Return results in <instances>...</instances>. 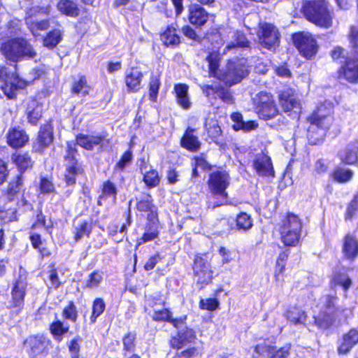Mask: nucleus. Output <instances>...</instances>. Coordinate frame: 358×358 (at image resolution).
Returning <instances> with one entry per match:
<instances>
[{"mask_svg":"<svg viewBox=\"0 0 358 358\" xmlns=\"http://www.w3.org/2000/svg\"><path fill=\"white\" fill-rule=\"evenodd\" d=\"M220 52H213L207 57L210 75L217 77L227 85H232L241 81L248 73L247 60L238 59L228 63L225 70L218 71Z\"/></svg>","mask_w":358,"mask_h":358,"instance_id":"f257e3e1","label":"nucleus"},{"mask_svg":"<svg viewBox=\"0 0 358 358\" xmlns=\"http://www.w3.org/2000/svg\"><path fill=\"white\" fill-rule=\"evenodd\" d=\"M303 13L308 21L318 27L329 28L332 26L333 16L324 0L306 1L303 6Z\"/></svg>","mask_w":358,"mask_h":358,"instance_id":"f03ea898","label":"nucleus"},{"mask_svg":"<svg viewBox=\"0 0 358 358\" xmlns=\"http://www.w3.org/2000/svg\"><path fill=\"white\" fill-rule=\"evenodd\" d=\"M31 73L33 75L32 80H26L20 78L15 73H10L6 68L0 69V80L3 83L1 87L5 95L9 99L13 98L18 90L24 88L34 80L39 78L45 73V71L43 67H40L33 69Z\"/></svg>","mask_w":358,"mask_h":358,"instance_id":"7ed1b4c3","label":"nucleus"},{"mask_svg":"<svg viewBox=\"0 0 358 358\" xmlns=\"http://www.w3.org/2000/svg\"><path fill=\"white\" fill-rule=\"evenodd\" d=\"M333 103L330 101H324L320 103L309 117L310 126L308 129V136L313 138V133L317 129L320 132L319 137L322 138L327 130L333 123Z\"/></svg>","mask_w":358,"mask_h":358,"instance_id":"20e7f679","label":"nucleus"},{"mask_svg":"<svg viewBox=\"0 0 358 358\" xmlns=\"http://www.w3.org/2000/svg\"><path fill=\"white\" fill-rule=\"evenodd\" d=\"M302 223L295 214L287 213L281 221L280 238L287 246H296L300 240Z\"/></svg>","mask_w":358,"mask_h":358,"instance_id":"39448f33","label":"nucleus"},{"mask_svg":"<svg viewBox=\"0 0 358 358\" xmlns=\"http://www.w3.org/2000/svg\"><path fill=\"white\" fill-rule=\"evenodd\" d=\"M1 50L5 57L12 62L34 58L36 55L32 46L23 38L8 41L1 45Z\"/></svg>","mask_w":358,"mask_h":358,"instance_id":"423d86ee","label":"nucleus"},{"mask_svg":"<svg viewBox=\"0 0 358 358\" xmlns=\"http://www.w3.org/2000/svg\"><path fill=\"white\" fill-rule=\"evenodd\" d=\"M229 176L225 171H217L212 173L208 180V186L214 196H219V201L213 204V207L224 203L227 199L225 189L229 185Z\"/></svg>","mask_w":358,"mask_h":358,"instance_id":"0eeeda50","label":"nucleus"},{"mask_svg":"<svg viewBox=\"0 0 358 358\" xmlns=\"http://www.w3.org/2000/svg\"><path fill=\"white\" fill-rule=\"evenodd\" d=\"M50 12L49 7H33L27 13L26 24L34 36L39 35V31H43L49 27V21L42 17Z\"/></svg>","mask_w":358,"mask_h":358,"instance_id":"6e6552de","label":"nucleus"},{"mask_svg":"<svg viewBox=\"0 0 358 358\" xmlns=\"http://www.w3.org/2000/svg\"><path fill=\"white\" fill-rule=\"evenodd\" d=\"M256 111L259 117L264 120L271 119L278 114V108L273 96L262 92L254 98Z\"/></svg>","mask_w":358,"mask_h":358,"instance_id":"1a4fd4ad","label":"nucleus"},{"mask_svg":"<svg viewBox=\"0 0 358 358\" xmlns=\"http://www.w3.org/2000/svg\"><path fill=\"white\" fill-rule=\"evenodd\" d=\"M293 41L301 55L307 58L310 59L314 57L318 50V45L313 38L309 33L300 32L293 35Z\"/></svg>","mask_w":358,"mask_h":358,"instance_id":"9d476101","label":"nucleus"},{"mask_svg":"<svg viewBox=\"0 0 358 358\" xmlns=\"http://www.w3.org/2000/svg\"><path fill=\"white\" fill-rule=\"evenodd\" d=\"M50 343V341L43 336H32L25 340L24 346L31 357L38 358L48 353Z\"/></svg>","mask_w":358,"mask_h":358,"instance_id":"9b49d317","label":"nucleus"},{"mask_svg":"<svg viewBox=\"0 0 358 358\" xmlns=\"http://www.w3.org/2000/svg\"><path fill=\"white\" fill-rule=\"evenodd\" d=\"M213 271L210 264L202 257H196L194 264V279L200 288L209 284L213 279Z\"/></svg>","mask_w":358,"mask_h":358,"instance_id":"f8f14e48","label":"nucleus"},{"mask_svg":"<svg viewBox=\"0 0 358 358\" xmlns=\"http://www.w3.org/2000/svg\"><path fill=\"white\" fill-rule=\"evenodd\" d=\"M67 155L65 157L66 162V170L65 173V180L68 185L75 183L76 176L79 173L80 168L75 159V153L76 152V144L73 142L67 143Z\"/></svg>","mask_w":358,"mask_h":358,"instance_id":"ddd939ff","label":"nucleus"},{"mask_svg":"<svg viewBox=\"0 0 358 358\" xmlns=\"http://www.w3.org/2000/svg\"><path fill=\"white\" fill-rule=\"evenodd\" d=\"M258 36L261 44L266 48L271 49L278 43V31L271 24H261L258 31Z\"/></svg>","mask_w":358,"mask_h":358,"instance_id":"4468645a","label":"nucleus"},{"mask_svg":"<svg viewBox=\"0 0 358 358\" xmlns=\"http://www.w3.org/2000/svg\"><path fill=\"white\" fill-rule=\"evenodd\" d=\"M280 103L285 113L294 111L297 114L301 108V103L292 89H286L279 94Z\"/></svg>","mask_w":358,"mask_h":358,"instance_id":"2eb2a0df","label":"nucleus"},{"mask_svg":"<svg viewBox=\"0 0 358 358\" xmlns=\"http://www.w3.org/2000/svg\"><path fill=\"white\" fill-rule=\"evenodd\" d=\"M52 127L50 124L43 125L37 138L33 143V150L36 152H43L48 147H49L53 141Z\"/></svg>","mask_w":358,"mask_h":358,"instance_id":"dca6fc26","label":"nucleus"},{"mask_svg":"<svg viewBox=\"0 0 358 358\" xmlns=\"http://www.w3.org/2000/svg\"><path fill=\"white\" fill-rule=\"evenodd\" d=\"M27 119L31 124H36L42 116L43 102L35 98H31L26 101Z\"/></svg>","mask_w":358,"mask_h":358,"instance_id":"f3484780","label":"nucleus"},{"mask_svg":"<svg viewBox=\"0 0 358 358\" xmlns=\"http://www.w3.org/2000/svg\"><path fill=\"white\" fill-rule=\"evenodd\" d=\"M290 345L287 344L282 348L258 345L255 347V352L266 355L268 358H286L289 354Z\"/></svg>","mask_w":358,"mask_h":358,"instance_id":"a211bd4d","label":"nucleus"},{"mask_svg":"<svg viewBox=\"0 0 358 358\" xmlns=\"http://www.w3.org/2000/svg\"><path fill=\"white\" fill-rule=\"evenodd\" d=\"M327 302V307L325 310L322 311L317 317H315V321L317 325L321 328H327L334 321V303L336 301V297L331 296L326 299Z\"/></svg>","mask_w":358,"mask_h":358,"instance_id":"6ab92c4d","label":"nucleus"},{"mask_svg":"<svg viewBox=\"0 0 358 358\" xmlns=\"http://www.w3.org/2000/svg\"><path fill=\"white\" fill-rule=\"evenodd\" d=\"M189 22L196 27H201L208 20L209 14L199 5H192L189 8Z\"/></svg>","mask_w":358,"mask_h":358,"instance_id":"aec40b11","label":"nucleus"},{"mask_svg":"<svg viewBox=\"0 0 358 358\" xmlns=\"http://www.w3.org/2000/svg\"><path fill=\"white\" fill-rule=\"evenodd\" d=\"M254 167L260 176H273V169L271 159L264 153L257 155L254 161Z\"/></svg>","mask_w":358,"mask_h":358,"instance_id":"412c9836","label":"nucleus"},{"mask_svg":"<svg viewBox=\"0 0 358 358\" xmlns=\"http://www.w3.org/2000/svg\"><path fill=\"white\" fill-rule=\"evenodd\" d=\"M28 141L29 136L23 130L13 128L7 134V143L13 148H20L24 146Z\"/></svg>","mask_w":358,"mask_h":358,"instance_id":"4be33fe9","label":"nucleus"},{"mask_svg":"<svg viewBox=\"0 0 358 358\" xmlns=\"http://www.w3.org/2000/svg\"><path fill=\"white\" fill-rule=\"evenodd\" d=\"M196 339L194 331L191 329H185L180 331L177 336L171 340V345L173 348H181L188 343H191Z\"/></svg>","mask_w":358,"mask_h":358,"instance_id":"5701e85b","label":"nucleus"},{"mask_svg":"<svg viewBox=\"0 0 358 358\" xmlns=\"http://www.w3.org/2000/svg\"><path fill=\"white\" fill-rule=\"evenodd\" d=\"M142 72L137 68H131L126 73L125 83L129 92H137L141 87Z\"/></svg>","mask_w":358,"mask_h":358,"instance_id":"b1692460","label":"nucleus"},{"mask_svg":"<svg viewBox=\"0 0 358 358\" xmlns=\"http://www.w3.org/2000/svg\"><path fill=\"white\" fill-rule=\"evenodd\" d=\"M227 37L231 41L228 43L223 49L222 54L224 55L227 51L234 49L236 47H246L248 45V41L245 36L238 31L231 30L229 32Z\"/></svg>","mask_w":358,"mask_h":358,"instance_id":"393cba45","label":"nucleus"},{"mask_svg":"<svg viewBox=\"0 0 358 358\" xmlns=\"http://www.w3.org/2000/svg\"><path fill=\"white\" fill-rule=\"evenodd\" d=\"M357 343H358V331L351 329L343 336L338 351L339 354H347Z\"/></svg>","mask_w":358,"mask_h":358,"instance_id":"a878e982","label":"nucleus"},{"mask_svg":"<svg viewBox=\"0 0 358 358\" xmlns=\"http://www.w3.org/2000/svg\"><path fill=\"white\" fill-rule=\"evenodd\" d=\"M136 207L141 212L148 213V220L149 221L158 220L157 208L152 204V200L150 195H147L140 200L137 203Z\"/></svg>","mask_w":358,"mask_h":358,"instance_id":"bb28decb","label":"nucleus"},{"mask_svg":"<svg viewBox=\"0 0 358 358\" xmlns=\"http://www.w3.org/2000/svg\"><path fill=\"white\" fill-rule=\"evenodd\" d=\"M194 130L188 127L181 139V145L184 148L192 152L197 151L201 146V143L197 136L194 135Z\"/></svg>","mask_w":358,"mask_h":358,"instance_id":"cd10ccee","label":"nucleus"},{"mask_svg":"<svg viewBox=\"0 0 358 358\" xmlns=\"http://www.w3.org/2000/svg\"><path fill=\"white\" fill-rule=\"evenodd\" d=\"M148 306H150V308L147 307L145 310L154 320L169 321L171 319V312L167 308H160V306H162L160 303L152 305L151 302H149Z\"/></svg>","mask_w":358,"mask_h":358,"instance_id":"c85d7f7f","label":"nucleus"},{"mask_svg":"<svg viewBox=\"0 0 358 358\" xmlns=\"http://www.w3.org/2000/svg\"><path fill=\"white\" fill-rule=\"evenodd\" d=\"M188 89L189 87L185 84H177L174 86L177 103L184 109H188L191 106Z\"/></svg>","mask_w":358,"mask_h":358,"instance_id":"c756f323","label":"nucleus"},{"mask_svg":"<svg viewBox=\"0 0 358 358\" xmlns=\"http://www.w3.org/2000/svg\"><path fill=\"white\" fill-rule=\"evenodd\" d=\"M104 141L102 136H88L80 134L77 136V144L86 150H91L94 146L101 145Z\"/></svg>","mask_w":358,"mask_h":358,"instance_id":"7c9ffc66","label":"nucleus"},{"mask_svg":"<svg viewBox=\"0 0 358 358\" xmlns=\"http://www.w3.org/2000/svg\"><path fill=\"white\" fill-rule=\"evenodd\" d=\"M343 252L348 258H354L358 255V241L355 236L350 234L345 236Z\"/></svg>","mask_w":358,"mask_h":358,"instance_id":"2f4dec72","label":"nucleus"},{"mask_svg":"<svg viewBox=\"0 0 358 358\" xmlns=\"http://www.w3.org/2000/svg\"><path fill=\"white\" fill-rule=\"evenodd\" d=\"M143 175V181L149 187H156L159 182V177L157 171L144 164L140 167Z\"/></svg>","mask_w":358,"mask_h":358,"instance_id":"473e14b6","label":"nucleus"},{"mask_svg":"<svg viewBox=\"0 0 358 358\" xmlns=\"http://www.w3.org/2000/svg\"><path fill=\"white\" fill-rule=\"evenodd\" d=\"M342 74L350 83L358 82V61H348L342 68Z\"/></svg>","mask_w":358,"mask_h":358,"instance_id":"72a5a7b5","label":"nucleus"},{"mask_svg":"<svg viewBox=\"0 0 358 358\" xmlns=\"http://www.w3.org/2000/svg\"><path fill=\"white\" fill-rule=\"evenodd\" d=\"M26 282L22 280H17L11 292L12 302L14 306H20L24 300L25 294Z\"/></svg>","mask_w":358,"mask_h":358,"instance_id":"f704fd0d","label":"nucleus"},{"mask_svg":"<svg viewBox=\"0 0 358 358\" xmlns=\"http://www.w3.org/2000/svg\"><path fill=\"white\" fill-rule=\"evenodd\" d=\"M12 160L21 173L31 168L33 164L31 157L27 153H15L12 155Z\"/></svg>","mask_w":358,"mask_h":358,"instance_id":"c9c22d12","label":"nucleus"},{"mask_svg":"<svg viewBox=\"0 0 358 358\" xmlns=\"http://www.w3.org/2000/svg\"><path fill=\"white\" fill-rule=\"evenodd\" d=\"M151 223L147 225L143 236L137 240L138 245H141L155 239L158 236L157 220L150 221Z\"/></svg>","mask_w":358,"mask_h":358,"instance_id":"e433bc0d","label":"nucleus"},{"mask_svg":"<svg viewBox=\"0 0 358 358\" xmlns=\"http://www.w3.org/2000/svg\"><path fill=\"white\" fill-rule=\"evenodd\" d=\"M63 31L55 29L47 34L43 38V45L49 49H53L62 39Z\"/></svg>","mask_w":358,"mask_h":358,"instance_id":"4c0bfd02","label":"nucleus"},{"mask_svg":"<svg viewBox=\"0 0 358 358\" xmlns=\"http://www.w3.org/2000/svg\"><path fill=\"white\" fill-rule=\"evenodd\" d=\"M57 8L63 14L71 17H76L79 14L77 4L71 0H60Z\"/></svg>","mask_w":358,"mask_h":358,"instance_id":"58836bf2","label":"nucleus"},{"mask_svg":"<svg viewBox=\"0 0 358 358\" xmlns=\"http://www.w3.org/2000/svg\"><path fill=\"white\" fill-rule=\"evenodd\" d=\"M161 39L166 46H173L180 43V37L176 34V28L173 24L169 26L161 35Z\"/></svg>","mask_w":358,"mask_h":358,"instance_id":"ea45409f","label":"nucleus"},{"mask_svg":"<svg viewBox=\"0 0 358 358\" xmlns=\"http://www.w3.org/2000/svg\"><path fill=\"white\" fill-rule=\"evenodd\" d=\"M203 92L207 96H214L217 94L224 102L229 103L232 101V96L229 92L220 91L217 86L203 85L202 87Z\"/></svg>","mask_w":358,"mask_h":358,"instance_id":"a19ab883","label":"nucleus"},{"mask_svg":"<svg viewBox=\"0 0 358 358\" xmlns=\"http://www.w3.org/2000/svg\"><path fill=\"white\" fill-rule=\"evenodd\" d=\"M117 189L114 183L108 180L103 184L102 192L99 196V204L101 205V201L106 198H110L113 202L115 201Z\"/></svg>","mask_w":358,"mask_h":358,"instance_id":"79ce46f5","label":"nucleus"},{"mask_svg":"<svg viewBox=\"0 0 358 358\" xmlns=\"http://www.w3.org/2000/svg\"><path fill=\"white\" fill-rule=\"evenodd\" d=\"M358 148L356 145H351L345 148L341 154V159L345 163L352 164L357 160Z\"/></svg>","mask_w":358,"mask_h":358,"instance_id":"37998d69","label":"nucleus"},{"mask_svg":"<svg viewBox=\"0 0 358 358\" xmlns=\"http://www.w3.org/2000/svg\"><path fill=\"white\" fill-rule=\"evenodd\" d=\"M286 317L294 324H303L306 320L305 312L296 307L287 310Z\"/></svg>","mask_w":358,"mask_h":358,"instance_id":"c03bdc74","label":"nucleus"},{"mask_svg":"<svg viewBox=\"0 0 358 358\" xmlns=\"http://www.w3.org/2000/svg\"><path fill=\"white\" fill-rule=\"evenodd\" d=\"M236 227L239 230L247 231L252 227V220L246 213H241L236 217Z\"/></svg>","mask_w":358,"mask_h":358,"instance_id":"a18cd8bd","label":"nucleus"},{"mask_svg":"<svg viewBox=\"0 0 358 358\" xmlns=\"http://www.w3.org/2000/svg\"><path fill=\"white\" fill-rule=\"evenodd\" d=\"M331 285L342 287L345 290L348 289L351 285V280L345 273H335L331 280Z\"/></svg>","mask_w":358,"mask_h":358,"instance_id":"49530a36","label":"nucleus"},{"mask_svg":"<svg viewBox=\"0 0 358 358\" xmlns=\"http://www.w3.org/2000/svg\"><path fill=\"white\" fill-rule=\"evenodd\" d=\"M50 329L55 338L60 341L62 336L69 331V327L64 326L62 322L58 320L52 323Z\"/></svg>","mask_w":358,"mask_h":358,"instance_id":"de8ad7c7","label":"nucleus"},{"mask_svg":"<svg viewBox=\"0 0 358 358\" xmlns=\"http://www.w3.org/2000/svg\"><path fill=\"white\" fill-rule=\"evenodd\" d=\"M353 176V173L351 170L338 168L334 172V177L335 180L340 182H345L349 181Z\"/></svg>","mask_w":358,"mask_h":358,"instance_id":"09e8293b","label":"nucleus"},{"mask_svg":"<svg viewBox=\"0 0 358 358\" xmlns=\"http://www.w3.org/2000/svg\"><path fill=\"white\" fill-rule=\"evenodd\" d=\"M206 129L208 136L214 141L222 134L221 129L216 121L212 120L206 123Z\"/></svg>","mask_w":358,"mask_h":358,"instance_id":"8fccbe9b","label":"nucleus"},{"mask_svg":"<svg viewBox=\"0 0 358 358\" xmlns=\"http://www.w3.org/2000/svg\"><path fill=\"white\" fill-rule=\"evenodd\" d=\"M105 303L102 299L98 298L94 301L92 306V314L91 316V320L92 322H94L96 319L103 313L105 310Z\"/></svg>","mask_w":358,"mask_h":358,"instance_id":"3c124183","label":"nucleus"},{"mask_svg":"<svg viewBox=\"0 0 358 358\" xmlns=\"http://www.w3.org/2000/svg\"><path fill=\"white\" fill-rule=\"evenodd\" d=\"M160 85L159 76H152L150 82L149 96L152 101H155L157 97L158 91Z\"/></svg>","mask_w":358,"mask_h":358,"instance_id":"603ef678","label":"nucleus"},{"mask_svg":"<svg viewBox=\"0 0 358 358\" xmlns=\"http://www.w3.org/2000/svg\"><path fill=\"white\" fill-rule=\"evenodd\" d=\"M219 304L216 298L203 299L199 301V308L202 310L213 311L218 308Z\"/></svg>","mask_w":358,"mask_h":358,"instance_id":"864d4df0","label":"nucleus"},{"mask_svg":"<svg viewBox=\"0 0 358 358\" xmlns=\"http://www.w3.org/2000/svg\"><path fill=\"white\" fill-rule=\"evenodd\" d=\"M133 155L130 150L126 151L122 156L120 161L115 164V171H123L132 161Z\"/></svg>","mask_w":358,"mask_h":358,"instance_id":"5fc2aeb1","label":"nucleus"},{"mask_svg":"<svg viewBox=\"0 0 358 358\" xmlns=\"http://www.w3.org/2000/svg\"><path fill=\"white\" fill-rule=\"evenodd\" d=\"M103 278V273L99 271H94L89 275L86 282V286L89 288L96 287L101 282Z\"/></svg>","mask_w":358,"mask_h":358,"instance_id":"6e6d98bb","label":"nucleus"},{"mask_svg":"<svg viewBox=\"0 0 358 358\" xmlns=\"http://www.w3.org/2000/svg\"><path fill=\"white\" fill-rule=\"evenodd\" d=\"M72 90L74 93L85 96L89 93L90 87L87 85L86 79L82 77L74 84Z\"/></svg>","mask_w":358,"mask_h":358,"instance_id":"4d7b16f0","label":"nucleus"},{"mask_svg":"<svg viewBox=\"0 0 358 358\" xmlns=\"http://www.w3.org/2000/svg\"><path fill=\"white\" fill-rule=\"evenodd\" d=\"M62 315L65 319L71 322L76 321L78 313L76 307L73 302H70L69 304L64 308Z\"/></svg>","mask_w":358,"mask_h":358,"instance_id":"13d9d810","label":"nucleus"},{"mask_svg":"<svg viewBox=\"0 0 358 358\" xmlns=\"http://www.w3.org/2000/svg\"><path fill=\"white\" fill-rule=\"evenodd\" d=\"M91 232V224L87 222H82L76 229L75 238L77 241L85 236H89Z\"/></svg>","mask_w":358,"mask_h":358,"instance_id":"bf43d9fd","label":"nucleus"},{"mask_svg":"<svg viewBox=\"0 0 358 358\" xmlns=\"http://www.w3.org/2000/svg\"><path fill=\"white\" fill-rule=\"evenodd\" d=\"M285 269V256L280 255L275 268V278L277 281L282 280Z\"/></svg>","mask_w":358,"mask_h":358,"instance_id":"052dcab7","label":"nucleus"},{"mask_svg":"<svg viewBox=\"0 0 358 358\" xmlns=\"http://www.w3.org/2000/svg\"><path fill=\"white\" fill-rule=\"evenodd\" d=\"M257 123L255 121L243 122V123L234 124L233 128L236 130H243L244 131H250L257 127Z\"/></svg>","mask_w":358,"mask_h":358,"instance_id":"680f3d73","label":"nucleus"},{"mask_svg":"<svg viewBox=\"0 0 358 358\" xmlns=\"http://www.w3.org/2000/svg\"><path fill=\"white\" fill-rule=\"evenodd\" d=\"M350 40L355 52L358 54V25L351 27Z\"/></svg>","mask_w":358,"mask_h":358,"instance_id":"e2e57ef3","label":"nucleus"},{"mask_svg":"<svg viewBox=\"0 0 358 358\" xmlns=\"http://www.w3.org/2000/svg\"><path fill=\"white\" fill-rule=\"evenodd\" d=\"M79 341L80 339L74 338L69 343V349L72 354V358H78V355L80 350Z\"/></svg>","mask_w":358,"mask_h":358,"instance_id":"0e129e2a","label":"nucleus"},{"mask_svg":"<svg viewBox=\"0 0 358 358\" xmlns=\"http://www.w3.org/2000/svg\"><path fill=\"white\" fill-rule=\"evenodd\" d=\"M219 253L222 257V264H229L233 260L231 253L227 248L224 247L220 248Z\"/></svg>","mask_w":358,"mask_h":358,"instance_id":"69168bd1","label":"nucleus"},{"mask_svg":"<svg viewBox=\"0 0 358 358\" xmlns=\"http://www.w3.org/2000/svg\"><path fill=\"white\" fill-rule=\"evenodd\" d=\"M41 191L43 193H50L53 192L54 186L51 181L46 178H42L40 185Z\"/></svg>","mask_w":358,"mask_h":358,"instance_id":"338daca9","label":"nucleus"},{"mask_svg":"<svg viewBox=\"0 0 358 358\" xmlns=\"http://www.w3.org/2000/svg\"><path fill=\"white\" fill-rule=\"evenodd\" d=\"M135 335L133 334H128L123 339L124 349L131 350L134 346Z\"/></svg>","mask_w":358,"mask_h":358,"instance_id":"774afa93","label":"nucleus"}]
</instances>
